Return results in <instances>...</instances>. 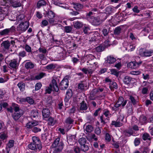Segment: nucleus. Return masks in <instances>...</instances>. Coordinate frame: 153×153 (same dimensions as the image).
Instances as JSON below:
<instances>
[{"instance_id":"15","label":"nucleus","mask_w":153,"mask_h":153,"mask_svg":"<svg viewBox=\"0 0 153 153\" xmlns=\"http://www.w3.org/2000/svg\"><path fill=\"white\" fill-rule=\"evenodd\" d=\"M73 8L76 11H80L83 9V5L79 3H73Z\"/></svg>"},{"instance_id":"24","label":"nucleus","mask_w":153,"mask_h":153,"mask_svg":"<svg viewBox=\"0 0 153 153\" xmlns=\"http://www.w3.org/2000/svg\"><path fill=\"white\" fill-rule=\"evenodd\" d=\"M10 3L12 6L15 7H19L21 6V4L18 1L11 0Z\"/></svg>"},{"instance_id":"12","label":"nucleus","mask_w":153,"mask_h":153,"mask_svg":"<svg viewBox=\"0 0 153 153\" xmlns=\"http://www.w3.org/2000/svg\"><path fill=\"white\" fill-rule=\"evenodd\" d=\"M142 63V61H140L139 62H131L127 64V67L131 69H136L138 68Z\"/></svg>"},{"instance_id":"32","label":"nucleus","mask_w":153,"mask_h":153,"mask_svg":"<svg viewBox=\"0 0 153 153\" xmlns=\"http://www.w3.org/2000/svg\"><path fill=\"white\" fill-rule=\"evenodd\" d=\"M17 86L21 91H23L25 89V85L23 82H19L17 84Z\"/></svg>"},{"instance_id":"13","label":"nucleus","mask_w":153,"mask_h":153,"mask_svg":"<svg viewBox=\"0 0 153 153\" xmlns=\"http://www.w3.org/2000/svg\"><path fill=\"white\" fill-rule=\"evenodd\" d=\"M76 137V136L75 135L70 136L67 139V141L68 144L70 145H74L77 142Z\"/></svg>"},{"instance_id":"5","label":"nucleus","mask_w":153,"mask_h":153,"mask_svg":"<svg viewBox=\"0 0 153 153\" xmlns=\"http://www.w3.org/2000/svg\"><path fill=\"white\" fill-rule=\"evenodd\" d=\"M29 26V23L27 22H24L20 23L17 26L16 30L19 34L25 32Z\"/></svg>"},{"instance_id":"55","label":"nucleus","mask_w":153,"mask_h":153,"mask_svg":"<svg viewBox=\"0 0 153 153\" xmlns=\"http://www.w3.org/2000/svg\"><path fill=\"white\" fill-rule=\"evenodd\" d=\"M85 86L84 84L82 82L79 83L78 85V88L81 90H83Z\"/></svg>"},{"instance_id":"20","label":"nucleus","mask_w":153,"mask_h":153,"mask_svg":"<svg viewBox=\"0 0 153 153\" xmlns=\"http://www.w3.org/2000/svg\"><path fill=\"white\" fill-rule=\"evenodd\" d=\"M109 87L111 91H113L114 89L117 88L118 85L117 83L114 81L110 82Z\"/></svg>"},{"instance_id":"10","label":"nucleus","mask_w":153,"mask_h":153,"mask_svg":"<svg viewBox=\"0 0 153 153\" xmlns=\"http://www.w3.org/2000/svg\"><path fill=\"white\" fill-rule=\"evenodd\" d=\"M68 80L67 79H63L60 82L59 88L62 90H65L68 87L69 85Z\"/></svg>"},{"instance_id":"58","label":"nucleus","mask_w":153,"mask_h":153,"mask_svg":"<svg viewBox=\"0 0 153 153\" xmlns=\"http://www.w3.org/2000/svg\"><path fill=\"white\" fill-rule=\"evenodd\" d=\"M105 138L106 140L108 142H109L111 140V137L110 135L108 133L105 134Z\"/></svg>"},{"instance_id":"16","label":"nucleus","mask_w":153,"mask_h":153,"mask_svg":"<svg viewBox=\"0 0 153 153\" xmlns=\"http://www.w3.org/2000/svg\"><path fill=\"white\" fill-rule=\"evenodd\" d=\"M38 124V122L36 121L29 122L27 123L26 126L28 128H33L34 126H37Z\"/></svg>"},{"instance_id":"8","label":"nucleus","mask_w":153,"mask_h":153,"mask_svg":"<svg viewBox=\"0 0 153 153\" xmlns=\"http://www.w3.org/2000/svg\"><path fill=\"white\" fill-rule=\"evenodd\" d=\"M15 30L14 27L12 26L10 28H6L0 31L1 36H9L11 35Z\"/></svg>"},{"instance_id":"50","label":"nucleus","mask_w":153,"mask_h":153,"mask_svg":"<svg viewBox=\"0 0 153 153\" xmlns=\"http://www.w3.org/2000/svg\"><path fill=\"white\" fill-rule=\"evenodd\" d=\"M102 32L104 36H107L108 35L109 32V30H108L105 28H104L102 30Z\"/></svg>"},{"instance_id":"52","label":"nucleus","mask_w":153,"mask_h":153,"mask_svg":"<svg viewBox=\"0 0 153 153\" xmlns=\"http://www.w3.org/2000/svg\"><path fill=\"white\" fill-rule=\"evenodd\" d=\"M56 66L53 64H50L48 65L46 67V68L48 70L53 69L55 68Z\"/></svg>"},{"instance_id":"33","label":"nucleus","mask_w":153,"mask_h":153,"mask_svg":"<svg viewBox=\"0 0 153 153\" xmlns=\"http://www.w3.org/2000/svg\"><path fill=\"white\" fill-rule=\"evenodd\" d=\"M72 91L71 90H68L66 93L65 100L68 101L72 96Z\"/></svg>"},{"instance_id":"57","label":"nucleus","mask_w":153,"mask_h":153,"mask_svg":"<svg viewBox=\"0 0 153 153\" xmlns=\"http://www.w3.org/2000/svg\"><path fill=\"white\" fill-rule=\"evenodd\" d=\"M19 55L20 56L24 57L26 56V53L25 51H21L19 53Z\"/></svg>"},{"instance_id":"54","label":"nucleus","mask_w":153,"mask_h":153,"mask_svg":"<svg viewBox=\"0 0 153 153\" xmlns=\"http://www.w3.org/2000/svg\"><path fill=\"white\" fill-rule=\"evenodd\" d=\"M72 28L71 27L69 26H66L65 27V32L66 33H69L71 32L72 30Z\"/></svg>"},{"instance_id":"38","label":"nucleus","mask_w":153,"mask_h":153,"mask_svg":"<svg viewBox=\"0 0 153 153\" xmlns=\"http://www.w3.org/2000/svg\"><path fill=\"white\" fill-rule=\"evenodd\" d=\"M95 14V13L91 11L89 12L88 13H87L86 15V17L88 20H89L90 19H91V17H94V16H92V15L94 16V14Z\"/></svg>"},{"instance_id":"51","label":"nucleus","mask_w":153,"mask_h":153,"mask_svg":"<svg viewBox=\"0 0 153 153\" xmlns=\"http://www.w3.org/2000/svg\"><path fill=\"white\" fill-rule=\"evenodd\" d=\"M42 86V85L40 82L37 83L35 86V90L38 91L40 89Z\"/></svg>"},{"instance_id":"59","label":"nucleus","mask_w":153,"mask_h":153,"mask_svg":"<svg viewBox=\"0 0 153 153\" xmlns=\"http://www.w3.org/2000/svg\"><path fill=\"white\" fill-rule=\"evenodd\" d=\"M140 143V139L139 138H136L134 141V143L135 146H138Z\"/></svg>"},{"instance_id":"40","label":"nucleus","mask_w":153,"mask_h":153,"mask_svg":"<svg viewBox=\"0 0 153 153\" xmlns=\"http://www.w3.org/2000/svg\"><path fill=\"white\" fill-rule=\"evenodd\" d=\"M121 28L120 27H117L115 28L114 30V34L116 35H118L121 32Z\"/></svg>"},{"instance_id":"35","label":"nucleus","mask_w":153,"mask_h":153,"mask_svg":"<svg viewBox=\"0 0 153 153\" xmlns=\"http://www.w3.org/2000/svg\"><path fill=\"white\" fill-rule=\"evenodd\" d=\"M46 2L44 0H40L38 2L37 6L38 8H40L41 6L45 5Z\"/></svg>"},{"instance_id":"43","label":"nucleus","mask_w":153,"mask_h":153,"mask_svg":"<svg viewBox=\"0 0 153 153\" xmlns=\"http://www.w3.org/2000/svg\"><path fill=\"white\" fill-rule=\"evenodd\" d=\"M55 121L52 117H50L48 119V124L50 126H53L55 123Z\"/></svg>"},{"instance_id":"47","label":"nucleus","mask_w":153,"mask_h":153,"mask_svg":"<svg viewBox=\"0 0 153 153\" xmlns=\"http://www.w3.org/2000/svg\"><path fill=\"white\" fill-rule=\"evenodd\" d=\"M104 50V47L102 45H100L96 48V50L98 52H100Z\"/></svg>"},{"instance_id":"9","label":"nucleus","mask_w":153,"mask_h":153,"mask_svg":"<svg viewBox=\"0 0 153 153\" xmlns=\"http://www.w3.org/2000/svg\"><path fill=\"white\" fill-rule=\"evenodd\" d=\"M19 62H18L16 59H14L10 61L9 64L10 68L16 69L18 68Z\"/></svg>"},{"instance_id":"4","label":"nucleus","mask_w":153,"mask_h":153,"mask_svg":"<svg viewBox=\"0 0 153 153\" xmlns=\"http://www.w3.org/2000/svg\"><path fill=\"white\" fill-rule=\"evenodd\" d=\"M53 88L54 90L56 92H58L59 91V89L57 85L56 81L54 79L52 80L51 83L50 84L49 86L46 88L45 90L46 93L48 94L51 93L53 91Z\"/></svg>"},{"instance_id":"37","label":"nucleus","mask_w":153,"mask_h":153,"mask_svg":"<svg viewBox=\"0 0 153 153\" xmlns=\"http://www.w3.org/2000/svg\"><path fill=\"white\" fill-rule=\"evenodd\" d=\"M74 120L70 117L67 118L65 121V122L67 124H71L73 123Z\"/></svg>"},{"instance_id":"17","label":"nucleus","mask_w":153,"mask_h":153,"mask_svg":"<svg viewBox=\"0 0 153 153\" xmlns=\"http://www.w3.org/2000/svg\"><path fill=\"white\" fill-rule=\"evenodd\" d=\"M126 109L127 110L128 114L130 115L132 114L133 113V109L132 104L131 102H128L126 106Z\"/></svg>"},{"instance_id":"39","label":"nucleus","mask_w":153,"mask_h":153,"mask_svg":"<svg viewBox=\"0 0 153 153\" xmlns=\"http://www.w3.org/2000/svg\"><path fill=\"white\" fill-rule=\"evenodd\" d=\"M129 99L130 100L131 103L134 105L136 104L137 101L132 96L130 95L129 96Z\"/></svg>"},{"instance_id":"28","label":"nucleus","mask_w":153,"mask_h":153,"mask_svg":"<svg viewBox=\"0 0 153 153\" xmlns=\"http://www.w3.org/2000/svg\"><path fill=\"white\" fill-rule=\"evenodd\" d=\"M142 138L144 140H151L152 139L150 135L147 133H145L143 134L142 136Z\"/></svg>"},{"instance_id":"26","label":"nucleus","mask_w":153,"mask_h":153,"mask_svg":"<svg viewBox=\"0 0 153 153\" xmlns=\"http://www.w3.org/2000/svg\"><path fill=\"white\" fill-rule=\"evenodd\" d=\"M88 107L87 104L84 101H83L80 103V110H86L87 109Z\"/></svg>"},{"instance_id":"62","label":"nucleus","mask_w":153,"mask_h":153,"mask_svg":"<svg viewBox=\"0 0 153 153\" xmlns=\"http://www.w3.org/2000/svg\"><path fill=\"white\" fill-rule=\"evenodd\" d=\"M148 90V88L144 87L142 88V93L143 94H147Z\"/></svg>"},{"instance_id":"31","label":"nucleus","mask_w":153,"mask_h":153,"mask_svg":"<svg viewBox=\"0 0 153 153\" xmlns=\"http://www.w3.org/2000/svg\"><path fill=\"white\" fill-rule=\"evenodd\" d=\"M25 66L26 69H32L34 67V65L31 62H28L25 63Z\"/></svg>"},{"instance_id":"14","label":"nucleus","mask_w":153,"mask_h":153,"mask_svg":"<svg viewBox=\"0 0 153 153\" xmlns=\"http://www.w3.org/2000/svg\"><path fill=\"white\" fill-rule=\"evenodd\" d=\"M42 115L44 118H47L49 117L50 114V110L47 107L44 108L42 111Z\"/></svg>"},{"instance_id":"61","label":"nucleus","mask_w":153,"mask_h":153,"mask_svg":"<svg viewBox=\"0 0 153 153\" xmlns=\"http://www.w3.org/2000/svg\"><path fill=\"white\" fill-rule=\"evenodd\" d=\"M141 72L139 71H132L131 72L130 74L134 75H138L140 74Z\"/></svg>"},{"instance_id":"64","label":"nucleus","mask_w":153,"mask_h":153,"mask_svg":"<svg viewBox=\"0 0 153 153\" xmlns=\"http://www.w3.org/2000/svg\"><path fill=\"white\" fill-rule=\"evenodd\" d=\"M7 137L6 135L5 134L3 133L0 134V138L2 140H4Z\"/></svg>"},{"instance_id":"1","label":"nucleus","mask_w":153,"mask_h":153,"mask_svg":"<svg viewBox=\"0 0 153 153\" xmlns=\"http://www.w3.org/2000/svg\"><path fill=\"white\" fill-rule=\"evenodd\" d=\"M33 142L29 144L28 146V148L35 151L38 149L40 151L42 148V143L39 138L37 137L33 136L32 137Z\"/></svg>"},{"instance_id":"25","label":"nucleus","mask_w":153,"mask_h":153,"mask_svg":"<svg viewBox=\"0 0 153 153\" xmlns=\"http://www.w3.org/2000/svg\"><path fill=\"white\" fill-rule=\"evenodd\" d=\"M111 125L112 126H114L115 127H120L122 126L123 124L117 119L116 121H112Z\"/></svg>"},{"instance_id":"21","label":"nucleus","mask_w":153,"mask_h":153,"mask_svg":"<svg viewBox=\"0 0 153 153\" xmlns=\"http://www.w3.org/2000/svg\"><path fill=\"white\" fill-rule=\"evenodd\" d=\"M1 45L5 49L8 50L10 46V42L8 40L2 42Z\"/></svg>"},{"instance_id":"46","label":"nucleus","mask_w":153,"mask_h":153,"mask_svg":"<svg viewBox=\"0 0 153 153\" xmlns=\"http://www.w3.org/2000/svg\"><path fill=\"white\" fill-rule=\"evenodd\" d=\"M26 101L30 104H33L34 103V100L30 97H27L26 99Z\"/></svg>"},{"instance_id":"63","label":"nucleus","mask_w":153,"mask_h":153,"mask_svg":"<svg viewBox=\"0 0 153 153\" xmlns=\"http://www.w3.org/2000/svg\"><path fill=\"white\" fill-rule=\"evenodd\" d=\"M138 7L137 6H136L133 8L132 10L134 13H138L140 12L139 10H138Z\"/></svg>"},{"instance_id":"3","label":"nucleus","mask_w":153,"mask_h":153,"mask_svg":"<svg viewBox=\"0 0 153 153\" xmlns=\"http://www.w3.org/2000/svg\"><path fill=\"white\" fill-rule=\"evenodd\" d=\"M12 106L15 111L12 115V117L14 120H17L23 115V113L22 110L19 109V106L17 104L13 103Z\"/></svg>"},{"instance_id":"49","label":"nucleus","mask_w":153,"mask_h":153,"mask_svg":"<svg viewBox=\"0 0 153 153\" xmlns=\"http://www.w3.org/2000/svg\"><path fill=\"white\" fill-rule=\"evenodd\" d=\"M111 74L115 75L117 77L119 76V72L114 69H112L110 71Z\"/></svg>"},{"instance_id":"60","label":"nucleus","mask_w":153,"mask_h":153,"mask_svg":"<svg viewBox=\"0 0 153 153\" xmlns=\"http://www.w3.org/2000/svg\"><path fill=\"white\" fill-rule=\"evenodd\" d=\"M25 48L26 51L28 52H30L31 51V48L27 45H25Z\"/></svg>"},{"instance_id":"7","label":"nucleus","mask_w":153,"mask_h":153,"mask_svg":"<svg viewBox=\"0 0 153 153\" xmlns=\"http://www.w3.org/2000/svg\"><path fill=\"white\" fill-rule=\"evenodd\" d=\"M127 100H124V98L122 97H120L118 99L116 102L115 103L114 105V107L116 108H117L120 107L121 105L122 107H124L125 106L127 103ZM116 108H113L114 110H116Z\"/></svg>"},{"instance_id":"19","label":"nucleus","mask_w":153,"mask_h":153,"mask_svg":"<svg viewBox=\"0 0 153 153\" xmlns=\"http://www.w3.org/2000/svg\"><path fill=\"white\" fill-rule=\"evenodd\" d=\"M101 123H102V126H103L104 125L109 122V117L105 118L103 115L100 117Z\"/></svg>"},{"instance_id":"30","label":"nucleus","mask_w":153,"mask_h":153,"mask_svg":"<svg viewBox=\"0 0 153 153\" xmlns=\"http://www.w3.org/2000/svg\"><path fill=\"white\" fill-rule=\"evenodd\" d=\"M132 79L131 77L128 76H125L123 79V82L125 84L128 85L130 83Z\"/></svg>"},{"instance_id":"18","label":"nucleus","mask_w":153,"mask_h":153,"mask_svg":"<svg viewBox=\"0 0 153 153\" xmlns=\"http://www.w3.org/2000/svg\"><path fill=\"white\" fill-rule=\"evenodd\" d=\"M124 132L126 135L128 137L133 135L134 133V131L132 129V128L131 127H129L128 129L125 130Z\"/></svg>"},{"instance_id":"29","label":"nucleus","mask_w":153,"mask_h":153,"mask_svg":"<svg viewBox=\"0 0 153 153\" xmlns=\"http://www.w3.org/2000/svg\"><path fill=\"white\" fill-rule=\"evenodd\" d=\"M46 76V74L43 72H41L37 75H36L34 79L36 80H39L42 78L43 76Z\"/></svg>"},{"instance_id":"27","label":"nucleus","mask_w":153,"mask_h":153,"mask_svg":"<svg viewBox=\"0 0 153 153\" xmlns=\"http://www.w3.org/2000/svg\"><path fill=\"white\" fill-rule=\"evenodd\" d=\"M83 26V23L80 22L76 21L74 24V27L76 29H79L82 27Z\"/></svg>"},{"instance_id":"41","label":"nucleus","mask_w":153,"mask_h":153,"mask_svg":"<svg viewBox=\"0 0 153 153\" xmlns=\"http://www.w3.org/2000/svg\"><path fill=\"white\" fill-rule=\"evenodd\" d=\"M41 129L39 127L37 126H34L32 128V131L35 133H36L41 131Z\"/></svg>"},{"instance_id":"44","label":"nucleus","mask_w":153,"mask_h":153,"mask_svg":"<svg viewBox=\"0 0 153 153\" xmlns=\"http://www.w3.org/2000/svg\"><path fill=\"white\" fill-rule=\"evenodd\" d=\"M73 151L75 153H80L81 150L80 148L77 146H74L73 148Z\"/></svg>"},{"instance_id":"23","label":"nucleus","mask_w":153,"mask_h":153,"mask_svg":"<svg viewBox=\"0 0 153 153\" xmlns=\"http://www.w3.org/2000/svg\"><path fill=\"white\" fill-rule=\"evenodd\" d=\"M31 117L32 118H35L38 117L39 114L38 111L37 110H32L31 112Z\"/></svg>"},{"instance_id":"6","label":"nucleus","mask_w":153,"mask_h":153,"mask_svg":"<svg viewBox=\"0 0 153 153\" xmlns=\"http://www.w3.org/2000/svg\"><path fill=\"white\" fill-rule=\"evenodd\" d=\"M78 143L81 146V150L84 152H86L89 149L88 146L86 145L87 142L86 139L84 137H82L78 140Z\"/></svg>"},{"instance_id":"45","label":"nucleus","mask_w":153,"mask_h":153,"mask_svg":"<svg viewBox=\"0 0 153 153\" xmlns=\"http://www.w3.org/2000/svg\"><path fill=\"white\" fill-rule=\"evenodd\" d=\"M85 131L87 132L90 133L93 130V128L91 125H88L86 126Z\"/></svg>"},{"instance_id":"48","label":"nucleus","mask_w":153,"mask_h":153,"mask_svg":"<svg viewBox=\"0 0 153 153\" xmlns=\"http://www.w3.org/2000/svg\"><path fill=\"white\" fill-rule=\"evenodd\" d=\"M14 143V141L13 140H10L8 143L6 147H7L8 148L10 149V148H11L13 146Z\"/></svg>"},{"instance_id":"22","label":"nucleus","mask_w":153,"mask_h":153,"mask_svg":"<svg viewBox=\"0 0 153 153\" xmlns=\"http://www.w3.org/2000/svg\"><path fill=\"white\" fill-rule=\"evenodd\" d=\"M106 61L109 64H113L116 61V59L113 56H110L107 57Z\"/></svg>"},{"instance_id":"53","label":"nucleus","mask_w":153,"mask_h":153,"mask_svg":"<svg viewBox=\"0 0 153 153\" xmlns=\"http://www.w3.org/2000/svg\"><path fill=\"white\" fill-rule=\"evenodd\" d=\"M39 52L40 53H42V54H45L47 52V50L44 48H40L38 50Z\"/></svg>"},{"instance_id":"36","label":"nucleus","mask_w":153,"mask_h":153,"mask_svg":"<svg viewBox=\"0 0 153 153\" xmlns=\"http://www.w3.org/2000/svg\"><path fill=\"white\" fill-rule=\"evenodd\" d=\"M152 53H153V51L152 50L146 51L143 53V55L146 57L151 56Z\"/></svg>"},{"instance_id":"42","label":"nucleus","mask_w":153,"mask_h":153,"mask_svg":"<svg viewBox=\"0 0 153 153\" xmlns=\"http://www.w3.org/2000/svg\"><path fill=\"white\" fill-rule=\"evenodd\" d=\"M47 16L49 19L53 18L54 17V14L52 11H49L47 13Z\"/></svg>"},{"instance_id":"2","label":"nucleus","mask_w":153,"mask_h":153,"mask_svg":"<svg viewBox=\"0 0 153 153\" xmlns=\"http://www.w3.org/2000/svg\"><path fill=\"white\" fill-rule=\"evenodd\" d=\"M53 146L55 148L54 153H59L61 152L63 149L64 144L59 137L57 138L54 141Z\"/></svg>"},{"instance_id":"34","label":"nucleus","mask_w":153,"mask_h":153,"mask_svg":"<svg viewBox=\"0 0 153 153\" xmlns=\"http://www.w3.org/2000/svg\"><path fill=\"white\" fill-rule=\"evenodd\" d=\"M146 118L144 115H142L140 116L139 118V121L143 124L146 123Z\"/></svg>"},{"instance_id":"56","label":"nucleus","mask_w":153,"mask_h":153,"mask_svg":"<svg viewBox=\"0 0 153 153\" xmlns=\"http://www.w3.org/2000/svg\"><path fill=\"white\" fill-rule=\"evenodd\" d=\"M95 133L96 134L99 135L101 133L100 128L99 127L96 128L95 130Z\"/></svg>"},{"instance_id":"11","label":"nucleus","mask_w":153,"mask_h":153,"mask_svg":"<svg viewBox=\"0 0 153 153\" xmlns=\"http://www.w3.org/2000/svg\"><path fill=\"white\" fill-rule=\"evenodd\" d=\"M88 20L92 25L94 26H98L101 23V20L98 17H91V19Z\"/></svg>"}]
</instances>
